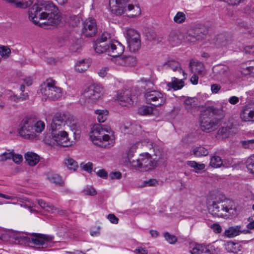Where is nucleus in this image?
Wrapping results in <instances>:
<instances>
[{"instance_id": "nucleus-1", "label": "nucleus", "mask_w": 254, "mask_h": 254, "mask_svg": "<svg viewBox=\"0 0 254 254\" xmlns=\"http://www.w3.org/2000/svg\"><path fill=\"white\" fill-rule=\"evenodd\" d=\"M29 19L35 25L56 26L61 20L58 7L52 1L35 4L28 11Z\"/></svg>"}, {"instance_id": "nucleus-2", "label": "nucleus", "mask_w": 254, "mask_h": 254, "mask_svg": "<svg viewBox=\"0 0 254 254\" xmlns=\"http://www.w3.org/2000/svg\"><path fill=\"white\" fill-rule=\"evenodd\" d=\"M224 111L223 107L217 108L214 107H208L204 111L200 119V127L201 129L206 132L214 130L217 127L219 122L218 119L215 116L222 117Z\"/></svg>"}, {"instance_id": "nucleus-3", "label": "nucleus", "mask_w": 254, "mask_h": 254, "mask_svg": "<svg viewBox=\"0 0 254 254\" xmlns=\"http://www.w3.org/2000/svg\"><path fill=\"white\" fill-rule=\"evenodd\" d=\"M19 134L24 139H33L37 136L36 133H41L45 128V123L37 121L33 118H24L20 124Z\"/></svg>"}, {"instance_id": "nucleus-4", "label": "nucleus", "mask_w": 254, "mask_h": 254, "mask_svg": "<svg viewBox=\"0 0 254 254\" xmlns=\"http://www.w3.org/2000/svg\"><path fill=\"white\" fill-rule=\"evenodd\" d=\"M106 132H109L108 130L103 128L101 125L95 124L90 132V137L94 144L110 148L114 144L115 139L113 134L110 135Z\"/></svg>"}, {"instance_id": "nucleus-5", "label": "nucleus", "mask_w": 254, "mask_h": 254, "mask_svg": "<svg viewBox=\"0 0 254 254\" xmlns=\"http://www.w3.org/2000/svg\"><path fill=\"white\" fill-rule=\"evenodd\" d=\"M66 125L72 130H77L78 127L76 119L69 113H57L52 119L51 127L52 132L60 129L62 126Z\"/></svg>"}, {"instance_id": "nucleus-6", "label": "nucleus", "mask_w": 254, "mask_h": 254, "mask_svg": "<svg viewBox=\"0 0 254 254\" xmlns=\"http://www.w3.org/2000/svg\"><path fill=\"white\" fill-rule=\"evenodd\" d=\"M209 211L214 216L223 217L226 213L235 214L236 208L233 201L225 199L224 200H216L213 201L208 207Z\"/></svg>"}, {"instance_id": "nucleus-7", "label": "nucleus", "mask_w": 254, "mask_h": 254, "mask_svg": "<svg viewBox=\"0 0 254 254\" xmlns=\"http://www.w3.org/2000/svg\"><path fill=\"white\" fill-rule=\"evenodd\" d=\"M114 1L115 4H113L111 7V11L117 15H120L127 12L132 17L140 14L141 10L137 5H134L129 3L126 0H110L109 3L111 5Z\"/></svg>"}, {"instance_id": "nucleus-8", "label": "nucleus", "mask_w": 254, "mask_h": 254, "mask_svg": "<svg viewBox=\"0 0 254 254\" xmlns=\"http://www.w3.org/2000/svg\"><path fill=\"white\" fill-rule=\"evenodd\" d=\"M128 161L132 167L141 171H148L157 167V163L148 153L141 154L138 159H132L128 157Z\"/></svg>"}, {"instance_id": "nucleus-9", "label": "nucleus", "mask_w": 254, "mask_h": 254, "mask_svg": "<svg viewBox=\"0 0 254 254\" xmlns=\"http://www.w3.org/2000/svg\"><path fill=\"white\" fill-rule=\"evenodd\" d=\"M103 87L98 84H92L86 87L82 96L85 103H94L100 100L103 95Z\"/></svg>"}, {"instance_id": "nucleus-10", "label": "nucleus", "mask_w": 254, "mask_h": 254, "mask_svg": "<svg viewBox=\"0 0 254 254\" xmlns=\"http://www.w3.org/2000/svg\"><path fill=\"white\" fill-rule=\"evenodd\" d=\"M40 92L44 97L45 100L49 99L52 100L59 99L62 97L61 88L55 86V82L52 79H47L46 83L42 86Z\"/></svg>"}, {"instance_id": "nucleus-11", "label": "nucleus", "mask_w": 254, "mask_h": 254, "mask_svg": "<svg viewBox=\"0 0 254 254\" xmlns=\"http://www.w3.org/2000/svg\"><path fill=\"white\" fill-rule=\"evenodd\" d=\"M52 139L49 140L47 137L45 138L46 143L53 145L55 143L63 147H67L72 144L68 137L67 133L64 130L55 131L52 133Z\"/></svg>"}, {"instance_id": "nucleus-12", "label": "nucleus", "mask_w": 254, "mask_h": 254, "mask_svg": "<svg viewBox=\"0 0 254 254\" xmlns=\"http://www.w3.org/2000/svg\"><path fill=\"white\" fill-rule=\"evenodd\" d=\"M144 96L146 102L155 107L163 105L166 101V95L157 90L146 91Z\"/></svg>"}, {"instance_id": "nucleus-13", "label": "nucleus", "mask_w": 254, "mask_h": 254, "mask_svg": "<svg viewBox=\"0 0 254 254\" xmlns=\"http://www.w3.org/2000/svg\"><path fill=\"white\" fill-rule=\"evenodd\" d=\"M110 38L111 36L109 33H103L95 42L94 48L95 52L98 54L108 53L111 41Z\"/></svg>"}, {"instance_id": "nucleus-14", "label": "nucleus", "mask_w": 254, "mask_h": 254, "mask_svg": "<svg viewBox=\"0 0 254 254\" xmlns=\"http://www.w3.org/2000/svg\"><path fill=\"white\" fill-rule=\"evenodd\" d=\"M34 238L28 237H24V242L32 243L36 246L38 248H44L48 246V243L53 240V237L49 235L41 234H33Z\"/></svg>"}, {"instance_id": "nucleus-15", "label": "nucleus", "mask_w": 254, "mask_h": 254, "mask_svg": "<svg viewBox=\"0 0 254 254\" xmlns=\"http://www.w3.org/2000/svg\"><path fill=\"white\" fill-rule=\"evenodd\" d=\"M116 100L122 106H131L135 102V97L131 95V90L129 89H122L118 91Z\"/></svg>"}, {"instance_id": "nucleus-16", "label": "nucleus", "mask_w": 254, "mask_h": 254, "mask_svg": "<svg viewBox=\"0 0 254 254\" xmlns=\"http://www.w3.org/2000/svg\"><path fill=\"white\" fill-rule=\"evenodd\" d=\"M97 28L96 20L93 18H88L83 22L82 34L86 37H92L97 33Z\"/></svg>"}, {"instance_id": "nucleus-17", "label": "nucleus", "mask_w": 254, "mask_h": 254, "mask_svg": "<svg viewBox=\"0 0 254 254\" xmlns=\"http://www.w3.org/2000/svg\"><path fill=\"white\" fill-rule=\"evenodd\" d=\"M216 78L223 83L229 81L230 72L229 68L225 65H217L213 68Z\"/></svg>"}, {"instance_id": "nucleus-18", "label": "nucleus", "mask_w": 254, "mask_h": 254, "mask_svg": "<svg viewBox=\"0 0 254 254\" xmlns=\"http://www.w3.org/2000/svg\"><path fill=\"white\" fill-rule=\"evenodd\" d=\"M218 248H215L213 245L209 244L205 245L203 244H197L191 250V254H214Z\"/></svg>"}, {"instance_id": "nucleus-19", "label": "nucleus", "mask_w": 254, "mask_h": 254, "mask_svg": "<svg viewBox=\"0 0 254 254\" xmlns=\"http://www.w3.org/2000/svg\"><path fill=\"white\" fill-rule=\"evenodd\" d=\"M125 48L124 46L116 40H111L109 47L108 54L113 57H118L123 53Z\"/></svg>"}, {"instance_id": "nucleus-20", "label": "nucleus", "mask_w": 254, "mask_h": 254, "mask_svg": "<svg viewBox=\"0 0 254 254\" xmlns=\"http://www.w3.org/2000/svg\"><path fill=\"white\" fill-rule=\"evenodd\" d=\"M251 232L249 230L243 229L241 225H236L229 227L224 232L225 236L228 238H233L241 234H248Z\"/></svg>"}, {"instance_id": "nucleus-21", "label": "nucleus", "mask_w": 254, "mask_h": 254, "mask_svg": "<svg viewBox=\"0 0 254 254\" xmlns=\"http://www.w3.org/2000/svg\"><path fill=\"white\" fill-rule=\"evenodd\" d=\"M116 62L118 65L125 66H133L136 64V59L132 56L119 57Z\"/></svg>"}, {"instance_id": "nucleus-22", "label": "nucleus", "mask_w": 254, "mask_h": 254, "mask_svg": "<svg viewBox=\"0 0 254 254\" xmlns=\"http://www.w3.org/2000/svg\"><path fill=\"white\" fill-rule=\"evenodd\" d=\"M162 66L165 68H171L173 71L178 70L180 72H182L184 78H186V74L185 71L181 68L180 64L178 62L174 60H169L163 64Z\"/></svg>"}, {"instance_id": "nucleus-23", "label": "nucleus", "mask_w": 254, "mask_h": 254, "mask_svg": "<svg viewBox=\"0 0 254 254\" xmlns=\"http://www.w3.org/2000/svg\"><path fill=\"white\" fill-rule=\"evenodd\" d=\"M184 106L188 112L193 113L197 109L198 105L196 99L188 97L184 101Z\"/></svg>"}, {"instance_id": "nucleus-24", "label": "nucleus", "mask_w": 254, "mask_h": 254, "mask_svg": "<svg viewBox=\"0 0 254 254\" xmlns=\"http://www.w3.org/2000/svg\"><path fill=\"white\" fill-rule=\"evenodd\" d=\"M24 236H21L20 234L14 231H10L2 235L1 240L4 241H10L12 240H18L19 242L24 241L23 238Z\"/></svg>"}, {"instance_id": "nucleus-25", "label": "nucleus", "mask_w": 254, "mask_h": 254, "mask_svg": "<svg viewBox=\"0 0 254 254\" xmlns=\"http://www.w3.org/2000/svg\"><path fill=\"white\" fill-rule=\"evenodd\" d=\"M209 153L208 150L203 146L193 147L190 151V154L195 157H201L207 156Z\"/></svg>"}, {"instance_id": "nucleus-26", "label": "nucleus", "mask_w": 254, "mask_h": 254, "mask_svg": "<svg viewBox=\"0 0 254 254\" xmlns=\"http://www.w3.org/2000/svg\"><path fill=\"white\" fill-rule=\"evenodd\" d=\"M242 246L238 243L229 241L225 244V248L229 253H237L242 249Z\"/></svg>"}, {"instance_id": "nucleus-27", "label": "nucleus", "mask_w": 254, "mask_h": 254, "mask_svg": "<svg viewBox=\"0 0 254 254\" xmlns=\"http://www.w3.org/2000/svg\"><path fill=\"white\" fill-rule=\"evenodd\" d=\"M25 158L28 164L31 166L36 165L39 161V156L33 152H27Z\"/></svg>"}, {"instance_id": "nucleus-28", "label": "nucleus", "mask_w": 254, "mask_h": 254, "mask_svg": "<svg viewBox=\"0 0 254 254\" xmlns=\"http://www.w3.org/2000/svg\"><path fill=\"white\" fill-rule=\"evenodd\" d=\"M167 85L168 88H172L174 90L181 89L184 86V82L182 79L179 80L176 77L172 78V81L168 82Z\"/></svg>"}, {"instance_id": "nucleus-29", "label": "nucleus", "mask_w": 254, "mask_h": 254, "mask_svg": "<svg viewBox=\"0 0 254 254\" xmlns=\"http://www.w3.org/2000/svg\"><path fill=\"white\" fill-rule=\"evenodd\" d=\"M64 165L68 169L75 171L78 167L77 162L73 158L67 157L64 160Z\"/></svg>"}, {"instance_id": "nucleus-30", "label": "nucleus", "mask_w": 254, "mask_h": 254, "mask_svg": "<svg viewBox=\"0 0 254 254\" xmlns=\"http://www.w3.org/2000/svg\"><path fill=\"white\" fill-rule=\"evenodd\" d=\"M47 178L51 183H54L57 185L62 186L64 185L63 180L58 174L49 173L47 175Z\"/></svg>"}, {"instance_id": "nucleus-31", "label": "nucleus", "mask_w": 254, "mask_h": 254, "mask_svg": "<svg viewBox=\"0 0 254 254\" xmlns=\"http://www.w3.org/2000/svg\"><path fill=\"white\" fill-rule=\"evenodd\" d=\"M179 32L176 31H172L170 32L169 35V41L174 45H177L181 42V35H179Z\"/></svg>"}, {"instance_id": "nucleus-32", "label": "nucleus", "mask_w": 254, "mask_h": 254, "mask_svg": "<svg viewBox=\"0 0 254 254\" xmlns=\"http://www.w3.org/2000/svg\"><path fill=\"white\" fill-rule=\"evenodd\" d=\"M95 114L97 115V119L99 123H104L107 119L109 112L107 110H96Z\"/></svg>"}, {"instance_id": "nucleus-33", "label": "nucleus", "mask_w": 254, "mask_h": 254, "mask_svg": "<svg viewBox=\"0 0 254 254\" xmlns=\"http://www.w3.org/2000/svg\"><path fill=\"white\" fill-rule=\"evenodd\" d=\"M241 118L245 122L251 121L254 117V111L245 109L240 114Z\"/></svg>"}, {"instance_id": "nucleus-34", "label": "nucleus", "mask_w": 254, "mask_h": 254, "mask_svg": "<svg viewBox=\"0 0 254 254\" xmlns=\"http://www.w3.org/2000/svg\"><path fill=\"white\" fill-rule=\"evenodd\" d=\"M89 67V64L85 60L79 61L75 65V69L78 72H83L87 70Z\"/></svg>"}, {"instance_id": "nucleus-35", "label": "nucleus", "mask_w": 254, "mask_h": 254, "mask_svg": "<svg viewBox=\"0 0 254 254\" xmlns=\"http://www.w3.org/2000/svg\"><path fill=\"white\" fill-rule=\"evenodd\" d=\"M140 34L139 33L133 29H128L127 31V40H140Z\"/></svg>"}, {"instance_id": "nucleus-36", "label": "nucleus", "mask_w": 254, "mask_h": 254, "mask_svg": "<svg viewBox=\"0 0 254 254\" xmlns=\"http://www.w3.org/2000/svg\"><path fill=\"white\" fill-rule=\"evenodd\" d=\"M128 43V47L130 51L132 52H135L138 51L141 46L140 40H130L127 41Z\"/></svg>"}, {"instance_id": "nucleus-37", "label": "nucleus", "mask_w": 254, "mask_h": 254, "mask_svg": "<svg viewBox=\"0 0 254 254\" xmlns=\"http://www.w3.org/2000/svg\"><path fill=\"white\" fill-rule=\"evenodd\" d=\"M210 165L214 168H219L225 165L221 158L218 156H213L211 158Z\"/></svg>"}, {"instance_id": "nucleus-38", "label": "nucleus", "mask_w": 254, "mask_h": 254, "mask_svg": "<svg viewBox=\"0 0 254 254\" xmlns=\"http://www.w3.org/2000/svg\"><path fill=\"white\" fill-rule=\"evenodd\" d=\"M186 19V14L183 12H178L174 17V22L179 24H181L185 22Z\"/></svg>"}, {"instance_id": "nucleus-39", "label": "nucleus", "mask_w": 254, "mask_h": 254, "mask_svg": "<svg viewBox=\"0 0 254 254\" xmlns=\"http://www.w3.org/2000/svg\"><path fill=\"white\" fill-rule=\"evenodd\" d=\"M167 159L166 154L163 152V151L160 153V155H158L157 158H153V160L156 163V165L159 164H164Z\"/></svg>"}, {"instance_id": "nucleus-40", "label": "nucleus", "mask_w": 254, "mask_h": 254, "mask_svg": "<svg viewBox=\"0 0 254 254\" xmlns=\"http://www.w3.org/2000/svg\"><path fill=\"white\" fill-rule=\"evenodd\" d=\"M144 35L146 38L149 41H154L156 38V34L153 30L145 29Z\"/></svg>"}, {"instance_id": "nucleus-41", "label": "nucleus", "mask_w": 254, "mask_h": 254, "mask_svg": "<svg viewBox=\"0 0 254 254\" xmlns=\"http://www.w3.org/2000/svg\"><path fill=\"white\" fill-rule=\"evenodd\" d=\"M187 165L192 168H193L196 170H201L204 169L205 168V165L204 164H199L193 161H188Z\"/></svg>"}, {"instance_id": "nucleus-42", "label": "nucleus", "mask_w": 254, "mask_h": 254, "mask_svg": "<svg viewBox=\"0 0 254 254\" xmlns=\"http://www.w3.org/2000/svg\"><path fill=\"white\" fill-rule=\"evenodd\" d=\"M185 39L187 41L190 43H194L196 42L195 31L193 30L189 31L185 36Z\"/></svg>"}, {"instance_id": "nucleus-43", "label": "nucleus", "mask_w": 254, "mask_h": 254, "mask_svg": "<svg viewBox=\"0 0 254 254\" xmlns=\"http://www.w3.org/2000/svg\"><path fill=\"white\" fill-rule=\"evenodd\" d=\"M33 0H21L16 3V7L25 8L30 6L33 3Z\"/></svg>"}, {"instance_id": "nucleus-44", "label": "nucleus", "mask_w": 254, "mask_h": 254, "mask_svg": "<svg viewBox=\"0 0 254 254\" xmlns=\"http://www.w3.org/2000/svg\"><path fill=\"white\" fill-rule=\"evenodd\" d=\"M247 167L251 173H254V154L248 159Z\"/></svg>"}, {"instance_id": "nucleus-45", "label": "nucleus", "mask_w": 254, "mask_h": 254, "mask_svg": "<svg viewBox=\"0 0 254 254\" xmlns=\"http://www.w3.org/2000/svg\"><path fill=\"white\" fill-rule=\"evenodd\" d=\"M164 237L166 240L170 244H174L177 242V238L173 235H171L168 232H166L164 234Z\"/></svg>"}, {"instance_id": "nucleus-46", "label": "nucleus", "mask_w": 254, "mask_h": 254, "mask_svg": "<svg viewBox=\"0 0 254 254\" xmlns=\"http://www.w3.org/2000/svg\"><path fill=\"white\" fill-rule=\"evenodd\" d=\"M27 97H28L27 95H23V97H18L14 94H11L8 97V100L10 102L17 103L21 100L22 101L24 100H25Z\"/></svg>"}, {"instance_id": "nucleus-47", "label": "nucleus", "mask_w": 254, "mask_h": 254, "mask_svg": "<svg viewBox=\"0 0 254 254\" xmlns=\"http://www.w3.org/2000/svg\"><path fill=\"white\" fill-rule=\"evenodd\" d=\"M242 146L245 148L252 149L254 148V139L242 141Z\"/></svg>"}, {"instance_id": "nucleus-48", "label": "nucleus", "mask_w": 254, "mask_h": 254, "mask_svg": "<svg viewBox=\"0 0 254 254\" xmlns=\"http://www.w3.org/2000/svg\"><path fill=\"white\" fill-rule=\"evenodd\" d=\"M195 31V37H196V41H202L205 39L207 37V32L205 31L202 32L199 31V30Z\"/></svg>"}, {"instance_id": "nucleus-49", "label": "nucleus", "mask_w": 254, "mask_h": 254, "mask_svg": "<svg viewBox=\"0 0 254 254\" xmlns=\"http://www.w3.org/2000/svg\"><path fill=\"white\" fill-rule=\"evenodd\" d=\"M195 65L196 66L200 67V69H198V72L201 74H203L204 73L203 70V64L200 62H195L192 61H190V66L192 67V66Z\"/></svg>"}, {"instance_id": "nucleus-50", "label": "nucleus", "mask_w": 254, "mask_h": 254, "mask_svg": "<svg viewBox=\"0 0 254 254\" xmlns=\"http://www.w3.org/2000/svg\"><path fill=\"white\" fill-rule=\"evenodd\" d=\"M10 54V50L5 46L0 47V54L2 57L7 58Z\"/></svg>"}, {"instance_id": "nucleus-51", "label": "nucleus", "mask_w": 254, "mask_h": 254, "mask_svg": "<svg viewBox=\"0 0 254 254\" xmlns=\"http://www.w3.org/2000/svg\"><path fill=\"white\" fill-rule=\"evenodd\" d=\"M230 127H222L219 129L217 134L219 135L226 137L228 135V133L230 130Z\"/></svg>"}, {"instance_id": "nucleus-52", "label": "nucleus", "mask_w": 254, "mask_h": 254, "mask_svg": "<svg viewBox=\"0 0 254 254\" xmlns=\"http://www.w3.org/2000/svg\"><path fill=\"white\" fill-rule=\"evenodd\" d=\"M12 157V151L9 152H4L0 155V162L5 161L7 160L10 159Z\"/></svg>"}, {"instance_id": "nucleus-53", "label": "nucleus", "mask_w": 254, "mask_h": 254, "mask_svg": "<svg viewBox=\"0 0 254 254\" xmlns=\"http://www.w3.org/2000/svg\"><path fill=\"white\" fill-rule=\"evenodd\" d=\"M83 191L85 194L89 195L94 196L97 194V191L93 187H87L84 189Z\"/></svg>"}, {"instance_id": "nucleus-54", "label": "nucleus", "mask_w": 254, "mask_h": 254, "mask_svg": "<svg viewBox=\"0 0 254 254\" xmlns=\"http://www.w3.org/2000/svg\"><path fill=\"white\" fill-rule=\"evenodd\" d=\"M143 183V185L142 187L155 186L158 184V182L156 179H151L148 181H144Z\"/></svg>"}, {"instance_id": "nucleus-55", "label": "nucleus", "mask_w": 254, "mask_h": 254, "mask_svg": "<svg viewBox=\"0 0 254 254\" xmlns=\"http://www.w3.org/2000/svg\"><path fill=\"white\" fill-rule=\"evenodd\" d=\"M211 228L215 233L219 234L222 231V228L220 225L218 223H214L211 225Z\"/></svg>"}, {"instance_id": "nucleus-56", "label": "nucleus", "mask_w": 254, "mask_h": 254, "mask_svg": "<svg viewBox=\"0 0 254 254\" xmlns=\"http://www.w3.org/2000/svg\"><path fill=\"white\" fill-rule=\"evenodd\" d=\"M13 161L17 163H20L23 160L22 155L19 154H14L13 151H12V157H11Z\"/></svg>"}, {"instance_id": "nucleus-57", "label": "nucleus", "mask_w": 254, "mask_h": 254, "mask_svg": "<svg viewBox=\"0 0 254 254\" xmlns=\"http://www.w3.org/2000/svg\"><path fill=\"white\" fill-rule=\"evenodd\" d=\"M140 112L143 115H149L152 113V110L150 107L146 106L140 109Z\"/></svg>"}, {"instance_id": "nucleus-58", "label": "nucleus", "mask_w": 254, "mask_h": 254, "mask_svg": "<svg viewBox=\"0 0 254 254\" xmlns=\"http://www.w3.org/2000/svg\"><path fill=\"white\" fill-rule=\"evenodd\" d=\"M109 177L112 179H120L122 177V174L119 171L111 172L109 174Z\"/></svg>"}, {"instance_id": "nucleus-59", "label": "nucleus", "mask_w": 254, "mask_h": 254, "mask_svg": "<svg viewBox=\"0 0 254 254\" xmlns=\"http://www.w3.org/2000/svg\"><path fill=\"white\" fill-rule=\"evenodd\" d=\"M109 70V68L107 67H103L98 71V75L102 77H104L106 76L107 74L108 71Z\"/></svg>"}, {"instance_id": "nucleus-60", "label": "nucleus", "mask_w": 254, "mask_h": 254, "mask_svg": "<svg viewBox=\"0 0 254 254\" xmlns=\"http://www.w3.org/2000/svg\"><path fill=\"white\" fill-rule=\"evenodd\" d=\"M221 89V86L218 84H213L211 85V90L213 93H218Z\"/></svg>"}, {"instance_id": "nucleus-61", "label": "nucleus", "mask_w": 254, "mask_h": 254, "mask_svg": "<svg viewBox=\"0 0 254 254\" xmlns=\"http://www.w3.org/2000/svg\"><path fill=\"white\" fill-rule=\"evenodd\" d=\"M108 218L112 223L117 224L118 223L119 219L113 214H109Z\"/></svg>"}, {"instance_id": "nucleus-62", "label": "nucleus", "mask_w": 254, "mask_h": 254, "mask_svg": "<svg viewBox=\"0 0 254 254\" xmlns=\"http://www.w3.org/2000/svg\"><path fill=\"white\" fill-rule=\"evenodd\" d=\"M96 174L99 177L104 179L107 178L108 176L107 172L104 169L99 170Z\"/></svg>"}, {"instance_id": "nucleus-63", "label": "nucleus", "mask_w": 254, "mask_h": 254, "mask_svg": "<svg viewBox=\"0 0 254 254\" xmlns=\"http://www.w3.org/2000/svg\"><path fill=\"white\" fill-rule=\"evenodd\" d=\"M133 252L136 254H147L148 251L145 249L141 247H139L136 249Z\"/></svg>"}, {"instance_id": "nucleus-64", "label": "nucleus", "mask_w": 254, "mask_h": 254, "mask_svg": "<svg viewBox=\"0 0 254 254\" xmlns=\"http://www.w3.org/2000/svg\"><path fill=\"white\" fill-rule=\"evenodd\" d=\"M47 211L52 212H54L57 210V208L50 203H47L46 207L44 208Z\"/></svg>"}]
</instances>
